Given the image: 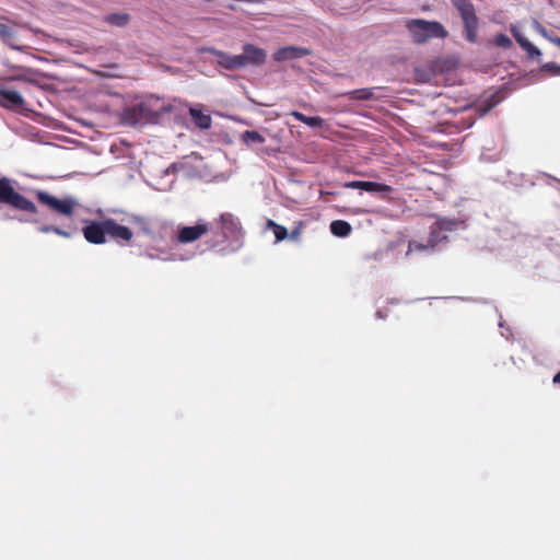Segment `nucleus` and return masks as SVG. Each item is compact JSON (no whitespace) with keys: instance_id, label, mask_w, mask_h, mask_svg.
I'll use <instances>...</instances> for the list:
<instances>
[{"instance_id":"nucleus-1","label":"nucleus","mask_w":560,"mask_h":560,"mask_svg":"<svg viewBox=\"0 0 560 560\" xmlns=\"http://www.w3.org/2000/svg\"><path fill=\"white\" fill-rule=\"evenodd\" d=\"M212 238L209 242L210 247L214 248L229 241H238L243 236V229L237 218L225 212L212 223Z\"/></svg>"},{"instance_id":"nucleus-2","label":"nucleus","mask_w":560,"mask_h":560,"mask_svg":"<svg viewBox=\"0 0 560 560\" xmlns=\"http://www.w3.org/2000/svg\"><path fill=\"white\" fill-rule=\"evenodd\" d=\"M13 184L14 182L12 179L4 176L0 177V205H5L32 214L36 213L37 207L35 203L16 191Z\"/></svg>"},{"instance_id":"nucleus-3","label":"nucleus","mask_w":560,"mask_h":560,"mask_svg":"<svg viewBox=\"0 0 560 560\" xmlns=\"http://www.w3.org/2000/svg\"><path fill=\"white\" fill-rule=\"evenodd\" d=\"M36 199L39 203L46 206L51 212L68 219L73 217L74 211L79 206L77 199L73 197L67 196L62 199H58L43 190L36 191Z\"/></svg>"},{"instance_id":"nucleus-4","label":"nucleus","mask_w":560,"mask_h":560,"mask_svg":"<svg viewBox=\"0 0 560 560\" xmlns=\"http://www.w3.org/2000/svg\"><path fill=\"white\" fill-rule=\"evenodd\" d=\"M407 27L417 44H422L432 37H444L446 35L443 25L439 22L412 20L408 22Z\"/></svg>"},{"instance_id":"nucleus-5","label":"nucleus","mask_w":560,"mask_h":560,"mask_svg":"<svg viewBox=\"0 0 560 560\" xmlns=\"http://www.w3.org/2000/svg\"><path fill=\"white\" fill-rule=\"evenodd\" d=\"M159 114L153 112L148 104L139 103L126 107L121 113V122L129 127H137L156 120Z\"/></svg>"},{"instance_id":"nucleus-6","label":"nucleus","mask_w":560,"mask_h":560,"mask_svg":"<svg viewBox=\"0 0 560 560\" xmlns=\"http://www.w3.org/2000/svg\"><path fill=\"white\" fill-rule=\"evenodd\" d=\"M453 5L459 11L464 22L466 39L470 43L477 40L478 18L474 4L470 0H451Z\"/></svg>"},{"instance_id":"nucleus-7","label":"nucleus","mask_w":560,"mask_h":560,"mask_svg":"<svg viewBox=\"0 0 560 560\" xmlns=\"http://www.w3.org/2000/svg\"><path fill=\"white\" fill-rule=\"evenodd\" d=\"M456 225H457V221L454 219H446V218L438 219L436 222L434 223V226L432 228V230L430 232V235L428 238V244L424 245V244L417 243V242H409L407 254H409L413 250L420 252V250H423L427 248H433L441 240L440 231H453V230H455Z\"/></svg>"},{"instance_id":"nucleus-8","label":"nucleus","mask_w":560,"mask_h":560,"mask_svg":"<svg viewBox=\"0 0 560 560\" xmlns=\"http://www.w3.org/2000/svg\"><path fill=\"white\" fill-rule=\"evenodd\" d=\"M212 230V223L198 220L195 225L180 226L177 230L175 241L180 244H188L200 240Z\"/></svg>"},{"instance_id":"nucleus-9","label":"nucleus","mask_w":560,"mask_h":560,"mask_svg":"<svg viewBox=\"0 0 560 560\" xmlns=\"http://www.w3.org/2000/svg\"><path fill=\"white\" fill-rule=\"evenodd\" d=\"M82 232L86 242L91 244H104L106 242V219L102 221L85 220Z\"/></svg>"},{"instance_id":"nucleus-10","label":"nucleus","mask_w":560,"mask_h":560,"mask_svg":"<svg viewBox=\"0 0 560 560\" xmlns=\"http://www.w3.org/2000/svg\"><path fill=\"white\" fill-rule=\"evenodd\" d=\"M244 62V68L247 66H260L266 62L267 54L262 48L253 44H245L243 46V54L240 55Z\"/></svg>"},{"instance_id":"nucleus-11","label":"nucleus","mask_w":560,"mask_h":560,"mask_svg":"<svg viewBox=\"0 0 560 560\" xmlns=\"http://www.w3.org/2000/svg\"><path fill=\"white\" fill-rule=\"evenodd\" d=\"M106 233L109 238L117 242L128 243L133 237V233L128 226L119 224L114 219H106Z\"/></svg>"},{"instance_id":"nucleus-12","label":"nucleus","mask_w":560,"mask_h":560,"mask_svg":"<svg viewBox=\"0 0 560 560\" xmlns=\"http://www.w3.org/2000/svg\"><path fill=\"white\" fill-rule=\"evenodd\" d=\"M210 52L218 58V66L226 70H237L244 68V62L240 55L232 56L214 48L210 49Z\"/></svg>"},{"instance_id":"nucleus-13","label":"nucleus","mask_w":560,"mask_h":560,"mask_svg":"<svg viewBox=\"0 0 560 560\" xmlns=\"http://www.w3.org/2000/svg\"><path fill=\"white\" fill-rule=\"evenodd\" d=\"M345 188L362 189L369 192H384L389 194L393 188L386 184L376 182L351 180L343 184Z\"/></svg>"},{"instance_id":"nucleus-14","label":"nucleus","mask_w":560,"mask_h":560,"mask_svg":"<svg viewBox=\"0 0 560 560\" xmlns=\"http://www.w3.org/2000/svg\"><path fill=\"white\" fill-rule=\"evenodd\" d=\"M24 105L22 95L9 88L0 89V106L9 109H16Z\"/></svg>"},{"instance_id":"nucleus-15","label":"nucleus","mask_w":560,"mask_h":560,"mask_svg":"<svg viewBox=\"0 0 560 560\" xmlns=\"http://www.w3.org/2000/svg\"><path fill=\"white\" fill-rule=\"evenodd\" d=\"M311 54V50L304 47H298V46H287L278 49L273 54V59L276 61H285V60H292L302 58L305 56H308Z\"/></svg>"},{"instance_id":"nucleus-16","label":"nucleus","mask_w":560,"mask_h":560,"mask_svg":"<svg viewBox=\"0 0 560 560\" xmlns=\"http://www.w3.org/2000/svg\"><path fill=\"white\" fill-rule=\"evenodd\" d=\"M511 33L513 34L518 45L527 52L528 58H540L541 51L536 46H534L526 37H524L516 27L512 26Z\"/></svg>"},{"instance_id":"nucleus-17","label":"nucleus","mask_w":560,"mask_h":560,"mask_svg":"<svg viewBox=\"0 0 560 560\" xmlns=\"http://www.w3.org/2000/svg\"><path fill=\"white\" fill-rule=\"evenodd\" d=\"M295 120L301 121L312 128H323L325 120L319 116L308 117L298 110H293L290 114Z\"/></svg>"},{"instance_id":"nucleus-18","label":"nucleus","mask_w":560,"mask_h":560,"mask_svg":"<svg viewBox=\"0 0 560 560\" xmlns=\"http://www.w3.org/2000/svg\"><path fill=\"white\" fill-rule=\"evenodd\" d=\"M350 101H370L374 100V88L358 89L343 94Z\"/></svg>"},{"instance_id":"nucleus-19","label":"nucleus","mask_w":560,"mask_h":560,"mask_svg":"<svg viewBox=\"0 0 560 560\" xmlns=\"http://www.w3.org/2000/svg\"><path fill=\"white\" fill-rule=\"evenodd\" d=\"M189 114L200 129H208L211 127V117L207 114H203L200 109L190 108Z\"/></svg>"},{"instance_id":"nucleus-20","label":"nucleus","mask_w":560,"mask_h":560,"mask_svg":"<svg viewBox=\"0 0 560 560\" xmlns=\"http://www.w3.org/2000/svg\"><path fill=\"white\" fill-rule=\"evenodd\" d=\"M351 225L343 220H335L330 223V232L338 237H346L351 233Z\"/></svg>"},{"instance_id":"nucleus-21","label":"nucleus","mask_w":560,"mask_h":560,"mask_svg":"<svg viewBox=\"0 0 560 560\" xmlns=\"http://www.w3.org/2000/svg\"><path fill=\"white\" fill-rule=\"evenodd\" d=\"M266 229L271 230L273 232L277 243L284 241L289 236L288 229L279 223L275 222L271 219L267 220Z\"/></svg>"},{"instance_id":"nucleus-22","label":"nucleus","mask_w":560,"mask_h":560,"mask_svg":"<svg viewBox=\"0 0 560 560\" xmlns=\"http://www.w3.org/2000/svg\"><path fill=\"white\" fill-rule=\"evenodd\" d=\"M129 20H130V16L127 13H112L105 18V21L108 24L118 26V27H122V26L127 25Z\"/></svg>"},{"instance_id":"nucleus-23","label":"nucleus","mask_w":560,"mask_h":560,"mask_svg":"<svg viewBox=\"0 0 560 560\" xmlns=\"http://www.w3.org/2000/svg\"><path fill=\"white\" fill-rule=\"evenodd\" d=\"M0 38L2 39L3 43L9 45L10 47L16 48V46L13 44V42L15 39V33L8 25L1 24V23H0Z\"/></svg>"},{"instance_id":"nucleus-24","label":"nucleus","mask_w":560,"mask_h":560,"mask_svg":"<svg viewBox=\"0 0 560 560\" xmlns=\"http://www.w3.org/2000/svg\"><path fill=\"white\" fill-rule=\"evenodd\" d=\"M242 138H243L244 142H246V143H258V144H261V143L265 142V137L262 135H260L256 130H246L242 135Z\"/></svg>"},{"instance_id":"nucleus-25","label":"nucleus","mask_w":560,"mask_h":560,"mask_svg":"<svg viewBox=\"0 0 560 560\" xmlns=\"http://www.w3.org/2000/svg\"><path fill=\"white\" fill-rule=\"evenodd\" d=\"M39 231L42 233L52 232V233L60 235L62 237H66V238L71 237L73 234V232L62 230L59 226H55V225H44V226L39 228Z\"/></svg>"},{"instance_id":"nucleus-26","label":"nucleus","mask_w":560,"mask_h":560,"mask_svg":"<svg viewBox=\"0 0 560 560\" xmlns=\"http://www.w3.org/2000/svg\"><path fill=\"white\" fill-rule=\"evenodd\" d=\"M494 44L498 47H501V48H504V49H509L513 45L511 38L508 35L503 34V33L497 34L494 36Z\"/></svg>"},{"instance_id":"nucleus-27","label":"nucleus","mask_w":560,"mask_h":560,"mask_svg":"<svg viewBox=\"0 0 560 560\" xmlns=\"http://www.w3.org/2000/svg\"><path fill=\"white\" fill-rule=\"evenodd\" d=\"M303 222H298L294 229L289 233V238L299 242L303 232Z\"/></svg>"},{"instance_id":"nucleus-28","label":"nucleus","mask_w":560,"mask_h":560,"mask_svg":"<svg viewBox=\"0 0 560 560\" xmlns=\"http://www.w3.org/2000/svg\"><path fill=\"white\" fill-rule=\"evenodd\" d=\"M541 71L549 72L552 75H558L560 74V65L555 62H547L541 66Z\"/></svg>"},{"instance_id":"nucleus-29","label":"nucleus","mask_w":560,"mask_h":560,"mask_svg":"<svg viewBox=\"0 0 560 560\" xmlns=\"http://www.w3.org/2000/svg\"><path fill=\"white\" fill-rule=\"evenodd\" d=\"M534 28H535L536 32H538L546 39H548V37L551 36L549 34V32L537 21L534 22Z\"/></svg>"},{"instance_id":"nucleus-30","label":"nucleus","mask_w":560,"mask_h":560,"mask_svg":"<svg viewBox=\"0 0 560 560\" xmlns=\"http://www.w3.org/2000/svg\"><path fill=\"white\" fill-rule=\"evenodd\" d=\"M548 40L560 48V37L551 35L550 37H548Z\"/></svg>"},{"instance_id":"nucleus-31","label":"nucleus","mask_w":560,"mask_h":560,"mask_svg":"<svg viewBox=\"0 0 560 560\" xmlns=\"http://www.w3.org/2000/svg\"><path fill=\"white\" fill-rule=\"evenodd\" d=\"M552 382H553L555 384L560 385V371H559L557 374H555V376H553V378H552Z\"/></svg>"},{"instance_id":"nucleus-32","label":"nucleus","mask_w":560,"mask_h":560,"mask_svg":"<svg viewBox=\"0 0 560 560\" xmlns=\"http://www.w3.org/2000/svg\"><path fill=\"white\" fill-rule=\"evenodd\" d=\"M376 316H377L378 318H382V319H384V318L386 317V315H385V314H383V312H382V311H377V312H376Z\"/></svg>"}]
</instances>
